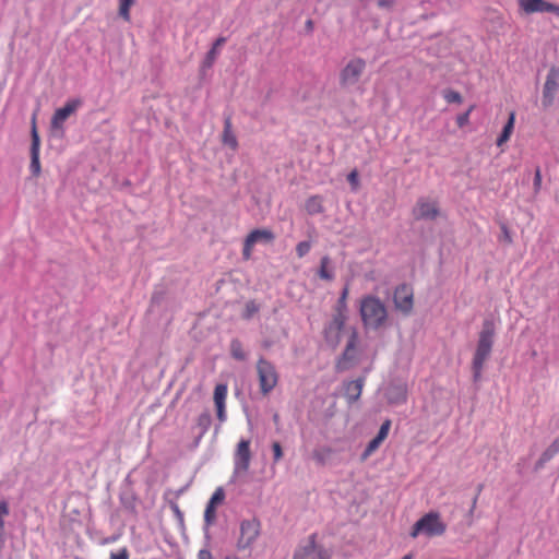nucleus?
<instances>
[{"label":"nucleus","instance_id":"aec40b11","mask_svg":"<svg viewBox=\"0 0 559 559\" xmlns=\"http://www.w3.org/2000/svg\"><path fill=\"white\" fill-rule=\"evenodd\" d=\"M222 142H223V144L229 146L234 151L237 150V147H238V141L233 131V123H231L230 117H227L224 121Z\"/></svg>","mask_w":559,"mask_h":559},{"label":"nucleus","instance_id":"a878e982","mask_svg":"<svg viewBox=\"0 0 559 559\" xmlns=\"http://www.w3.org/2000/svg\"><path fill=\"white\" fill-rule=\"evenodd\" d=\"M228 388L225 383H219L214 389L213 400L215 406H226Z\"/></svg>","mask_w":559,"mask_h":559},{"label":"nucleus","instance_id":"ddd939ff","mask_svg":"<svg viewBox=\"0 0 559 559\" xmlns=\"http://www.w3.org/2000/svg\"><path fill=\"white\" fill-rule=\"evenodd\" d=\"M519 4L526 14L550 12L559 16V5L545 0H520Z\"/></svg>","mask_w":559,"mask_h":559},{"label":"nucleus","instance_id":"e433bc0d","mask_svg":"<svg viewBox=\"0 0 559 559\" xmlns=\"http://www.w3.org/2000/svg\"><path fill=\"white\" fill-rule=\"evenodd\" d=\"M311 249V243L309 241H301L296 246V253L298 258H304Z\"/></svg>","mask_w":559,"mask_h":559},{"label":"nucleus","instance_id":"49530a36","mask_svg":"<svg viewBox=\"0 0 559 559\" xmlns=\"http://www.w3.org/2000/svg\"><path fill=\"white\" fill-rule=\"evenodd\" d=\"M377 4L379 8L390 9L393 7L394 0H378Z\"/></svg>","mask_w":559,"mask_h":559},{"label":"nucleus","instance_id":"423d86ee","mask_svg":"<svg viewBox=\"0 0 559 559\" xmlns=\"http://www.w3.org/2000/svg\"><path fill=\"white\" fill-rule=\"evenodd\" d=\"M260 535V522L257 519L245 520L240 524V536L237 542L238 549L250 548Z\"/></svg>","mask_w":559,"mask_h":559},{"label":"nucleus","instance_id":"72a5a7b5","mask_svg":"<svg viewBox=\"0 0 559 559\" xmlns=\"http://www.w3.org/2000/svg\"><path fill=\"white\" fill-rule=\"evenodd\" d=\"M390 428H391V420L390 419L384 420L382 423L376 438H378V440H381L383 442L389 435Z\"/></svg>","mask_w":559,"mask_h":559},{"label":"nucleus","instance_id":"dca6fc26","mask_svg":"<svg viewBox=\"0 0 559 559\" xmlns=\"http://www.w3.org/2000/svg\"><path fill=\"white\" fill-rule=\"evenodd\" d=\"M225 44V37H218L215 43L213 44L210 51L206 53L204 60L202 61L200 66V73L202 76L206 74V72L212 68L214 64L216 58L221 53V49Z\"/></svg>","mask_w":559,"mask_h":559},{"label":"nucleus","instance_id":"5701e85b","mask_svg":"<svg viewBox=\"0 0 559 559\" xmlns=\"http://www.w3.org/2000/svg\"><path fill=\"white\" fill-rule=\"evenodd\" d=\"M514 122H515V112L511 111L509 115V119H508L506 126L503 127L501 134L497 139L498 146L503 145L506 142H508L510 140L511 134L514 129Z\"/></svg>","mask_w":559,"mask_h":559},{"label":"nucleus","instance_id":"2eb2a0df","mask_svg":"<svg viewBox=\"0 0 559 559\" xmlns=\"http://www.w3.org/2000/svg\"><path fill=\"white\" fill-rule=\"evenodd\" d=\"M225 490L223 487H217L210 498L205 511L204 522L206 525H212L216 521V508L221 506L225 500Z\"/></svg>","mask_w":559,"mask_h":559},{"label":"nucleus","instance_id":"c756f323","mask_svg":"<svg viewBox=\"0 0 559 559\" xmlns=\"http://www.w3.org/2000/svg\"><path fill=\"white\" fill-rule=\"evenodd\" d=\"M135 0H119V16L124 21H130V8L134 4Z\"/></svg>","mask_w":559,"mask_h":559},{"label":"nucleus","instance_id":"6e6552de","mask_svg":"<svg viewBox=\"0 0 559 559\" xmlns=\"http://www.w3.org/2000/svg\"><path fill=\"white\" fill-rule=\"evenodd\" d=\"M393 301L397 310L404 314H409L414 307L413 288L406 284L397 286L394 290Z\"/></svg>","mask_w":559,"mask_h":559},{"label":"nucleus","instance_id":"7c9ffc66","mask_svg":"<svg viewBox=\"0 0 559 559\" xmlns=\"http://www.w3.org/2000/svg\"><path fill=\"white\" fill-rule=\"evenodd\" d=\"M348 293H349L348 286H345L342 290V294H341L338 300H337L335 310L347 312V302L346 301H347Z\"/></svg>","mask_w":559,"mask_h":559},{"label":"nucleus","instance_id":"cd10ccee","mask_svg":"<svg viewBox=\"0 0 559 559\" xmlns=\"http://www.w3.org/2000/svg\"><path fill=\"white\" fill-rule=\"evenodd\" d=\"M330 258L328 255H324L321 258L320 261V269L318 271V275L320 278L325 281H332L334 278L333 272L329 269L330 265Z\"/></svg>","mask_w":559,"mask_h":559},{"label":"nucleus","instance_id":"c03bdc74","mask_svg":"<svg viewBox=\"0 0 559 559\" xmlns=\"http://www.w3.org/2000/svg\"><path fill=\"white\" fill-rule=\"evenodd\" d=\"M197 558L198 559H214L212 552L206 548L200 549L198 551Z\"/></svg>","mask_w":559,"mask_h":559},{"label":"nucleus","instance_id":"79ce46f5","mask_svg":"<svg viewBox=\"0 0 559 559\" xmlns=\"http://www.w3.org/2000/svg\"><path fill=\"white\" fill-rule=\"evenodd\" d=\"M533 186L535 193H538L542 188V171L539 167L535 169Z\"/></svg>","mask_w":559,"mask_h":559},{"label":"nucleus","instance_id":"4be33fe9","mask_svg":"<svg viewBox=\"0 0 559 559\" xmlns=\"http://www.w3.org/2000/svg\"><path fill=\"white\" fill-rule=\"evenodd\" d=\"M305 209L309 215L321 214L324 211L323 199L320 195H312L306 200Z\"/></svg>","mask_w":559,"mask_h":559},{"label":"nucleus","instance_id":"ea45409f","mask_svg":"<svg viewBox=\"0 0 559 559\" xmlns=\"http://www.w3.org/2000/svg\"><path fill=\"white\" fill-rule=\"evenodd\" d=\"M253 247L254 243L246 237L242 249V257L245 260H249L251 258Z\"/></svg>","mask_w":559,"mask_h":559},{"label":"nucleus","instance_id":"393cba45","mask_svg":"<svg viewBox=\"0 0 559 559\" xmlns=\"http://www.w3.org/2000/svg\"><path fill=\"white\" fill-rule=\"evenodd\" d=\"M333 454V449L331 447L324 445L319 449L313 450L312 459L319 465H325L326 462Z\"/></svg>","mask_w":559,"mask_h":559},{"label":"nucleus","instance_id":"8fccbe9b","mask_svg":"<svg viewBox=\"0 0 559 559\" xmlns=\"http://www.w3.org/2000/svg\"><path fill=\"white\" fill-rule=\"evenodd\" d=\"M225 559H239L236 556H227Z\"/></svg>","mask_w":559,"mask_h":559},{"label":"nucleus","instance_id":"4c0bfd02","mask_svg":"<svg viewBox=\"0 0 559 559\" xmlns=\"http://www.w3.org/2000/svg\"><path fill=\"white\" fill-rule=\"evenodd\" d=\"M474 110V105H472L466 112L462 114V115H459L456 117V124L460 127V128H463L464 126H466L469 121V115L471 112Z\"/></svg>","mask_w":559,"mask_h":559},{"label":"nucleus","instance_id":"f03ea898","mask_svg":"<svg viewBox=\"0 0 559 559\" xmlns=\"http://www.w3.org/2000/svg\"><path fill=\"white\" fill-rule=\"evenodd\" d=\"M359 311L362 323L368 329L378 330L388 321V309L378 297L371 295L362 297Z\"/></svg>","mask_w":559,"mask_h":559},{"label":"nucleus","instance_id":"de8ad7c7","mask_svg":"<svg viewBox=\"0 0 559 559\" xmlns=\"http://www.w3.org/2000/svg\"><path fill=\"white\" fill-rule=\"evenodd\" d=\"M117 539H118V537H117V536H110V537L105 538V539L102 542V544H103V545L111 544V543H115Z\"/></svg>","mask_w":559,"mask_h":559},{"label":"nucleus","instance_id":"58836bf2","mask_svg":"<svg viewBox=\"0 0 559 559\" xmlns=\"http://www.w3.org/2000/svg\"><path fill=\"white\" fill-rule=\"evenodd\" d=\"M347 180L350 183L353 191H357L359 188V175H358L357 169H353L348 174Z\"/></svg>","mask_w":559,"mask_h":559},{"label":"nucleus","instance_id":"7ed1b4c3","mask_svg":"<svg viewBox=\"0 0 559 559\" xmlns=\"http://www.w3.org/2000/svg\"><path fill=\"white\" fill-rule=\"evenodd\" d=\"M447 531V524L438 512L431 511L423 515L412 527L411 537L416 538L420 534L428 537L441 536Z\"/></svg>","mask_w":559,"mask_h":559},{"label":"nucleus","instance_id":"f8f14e48","mask_svg":"<svg viewBox=\"0 0 559 559\" xmlns=\"http://www.w3.org/2000/svg\"><path fill=\"white\" fill-rule=\"evenodd\" d=\"M347 320V312L337 311L333 316V319L324 330V335L328 342L338 344L341 341V332Z\"/></svg>","mask_w":559,"mask_h":559},{"label":"nucleus","instance_id":"473e14b6","mask_svg":"<svg viewBox=\"0 0 559 559\" xmlns=\"http://www.w3.org/2000/svg\"><path fill=\"white\" fill-rule=\"evenodd\" d=\"M259 311V306L255 304V301L250 300L246 304L245 311H243V318L250 319L252 318L257 312Z\"/></svg>","mask_w":559,"mask_h":559},{"label":"nucleus","instance_id":"a211bd4d","mask_svg":"<svg viewBox=\"0 0 559 559\" xmlns=\"http://www.w3.org/2000/svg\"><path fill=\"white\" fill-rule=\"evenodd\" d=\"M358 336L357 333L354 332L348 340L346 348L343 353L342 359L338 362V367L342 369H346L347 361H353L356 358V345H357Z\"/></svg>","mask_w":559,"mask_h":559},{"label":"nucleus","instance_id":"6ab92c4d","mask_svg":"<svg viewBox=\"0 0 559 559\" xmlns=\"http://www.w3.org/2000/svg\"><path fill=\"white\" fill-rule=\"evenodd\" d=\"M294 559H331V556L326 550L311 545L296 554Z\"/></svg>","mask_w":559,"mask_h":559},{"label":"nucleus","instance_id":"0eeeda50","mask_svg":"<svg viewBox=\"0 0 559 559\" xmlns=\"http://www.w3.org/2000/svg\"><path fill=\"white\" fill-rule=\"evenodd\" d=\"M559 90V69L551 67L547 73L544 86L542 105L544 108H548L554 104L555 96Z\"/></svg>","mask_w":559,"mask_h":559},{"label":"nucleus","instance_id":"a18cd8bd","mask_svg":"<svg viewBox=\"0 0 559 559\" xmlns=\"http://www.w3.org/2000/svg\"><path fill=\"white\" fill-rule=\"evenodd\" d=\"M216 407V415L219 421L226 420V406H215Z\"/></svg>","mask_w":559,"mask_h":559},{"label":"nucleus","instance_id":"b1692460","mask_svg":"<svg viewBox=\"0 0 559 559\" xmlns=\"http://www.w3.org/2000/svg\"><path fill=\"white\" fill-rule=\"evenodd\" d=\"M254 245L259 241L272 242L275 238L270 229H254L247 236Z\"/></svg>","mask_w":559,"mask_h":559},{"label":"nucleus","instance_id":"37998d69","mask_svg":"<svg viewBox=\"0 0 559 559\" xmlns=\"http://www.w3.org/2000/svg\"><path fill=\"white\" fill-rule=\"evenodd\" d=\"M130 552L127 547L121 548L118 552H111L109 559H129Z\"/></svg>","mask_w":559,"mask_h":559},{"label":"nucleus","instance_id":"1a4fd4ad","mask_svg":"<svg viewBox=\"0 0 559 559\" xmlns=\"http://www.w3.org/2000/svg\"><path fill=\"white\" fill-rule=\"evenodd\" d=\"M32 143H31V164H29V170L34 177H38L41 173V166H40V139L39 134L37 132L36 128V118L33 117L32 120Z\"/></svg>","mask_w":559,"mask_h":559},{"label":"nucleus","instance_id":"a19ab883","mask_svg":"<svg viewBox=\"0 0 559 559\" xmlns=\"http://www.w3.org/2000/svg\"><path fill=\"white\" fill-rule=\"evenodd\" d=\"M272 451H273V460L275 463H277L283 457V450H282V445L280 444V442H277V441L273 442Z\"/></svg>","mask_w":559,"mask_h":559},{"label":"nucleus","instance_id":"f704fd0d","mask_svg":"<svg viewBox=\"0 0 559 559\" xmlns=\"http://www.w3.org/2000/svg\"><path fill=\"white\" fill-rule=\"evenodd\" d=\"M443 97L450 104L451 103H457V104L462 103V96L456 91L448 90L444 92Z\"/></svg>","mask_w":559,"mask_h":559},{"label":"nucleus","instance_id":"c9c22d12","mask_svg":"<svg viewBox=\"0 0 559 559\" xmlns=\"http://www.w3.org/2000/svg\"><path fill=\"white\" fill-rule=\"evenodd\" d=\"M382 443L381 440H378V438H373L367 445L365 452H364V459L368 457L370 454H372Z\"/></svg>","mask_w":559,"mask_h":559},{"label":"nucleus","instance_id":"f3484780","mask_svg":"<svg viewBox=\"0 0 559 559\" xmlns=\"http://www.w3.org/2000/svg\"><path fill=\"white\" fill-rule=\"evenodd\" d=\"M364 384V378H359L354 381H348L344 384V394L349 404L356 402L360 397Z\"/></svg>","mask_w":559,"mask_h":559},{"label":"nucleus","instance_id":"3c124183","mask_svg":"<svg viewBox=\"0 0 559 559\" xmlns=\"http://www.w3.org/2000/svg\"><path fill=\"white\" fill-rule=\"evenodd\" d=\"M402 559H412V555H406Z\"/></svg>","mask_w":559,"mask_h":559},{"label":"nucleus","instance_id":"c85d7f7f","mask_svg":"<svg viewBox=\"0 0 559 559\" xmlns=\"http://www.w3.org/2000/svg\"><path fill=\"white\" fill-rule=\"evenodd\" d=\"M230 354L237 360H245L246 353L242 348V344L239 340H233L230 343Z\"/></svg>","mask_w":559,"mask_h":559},{"label":"nucleus","instance_id":"39448f33","mask_svg":"<svg viewBox=\"0 0 559 559\" xmlns=\"http://www.w3.org/2000/svg\"><path fill=\"white\" fill-rule=\"evenodd\" d=\"M366 70V61L361 58H352L340 71L338 83L342 88L356 86Z\"/></svg>","mask_w":559,"mask_h":559},{"label":"nucleus","instance_id":"09e8293b","mask_svg":"<svg viewBox=\"0 0 559 559\" xmlns=\"http://www.w3.org/2000/svg\"><path fill=\"white\" fill-rule=\"evenodd\" d=\"M273 420H274V423H275V424H277V423H278V420H280V416H278V414H275V415L273 416Z\"/></svg>","mask_w":559,"mask_h":559},{"label":"nucleus","instance_id":"2f4dec72","mask_svg":"<svg viewBox=\"0 0 559 559\" xmlns=\"http://www.w3.org/2000/svg\"><path fill=\"white\" fill-rule=\"evenodd\" d=\"M198 426L201 428V433H205L207 431V429L210 428V425H211V416L209 413H202L199 417H198Z\"/></svg>","mask_w":559,"mask_h":559},{"label":"nucleus","instance_id":"9d476101","mask_svg":"<svg viewBox=\"0 0 559 559\" xmlns=\"http://www.w3.org/2000/svg\"><path fill=\"white\" fill-rule=\"evenodd\" d=\"M251 462V451H250V441L249 440H240L237 444L235 455H234V465L235 473H247L250 467Z\"/></svg>","mask_w":559,"mask_h":559},{"label":"nucleus","instance_id":"20e7f679","mask_svg":"<svg viewBox=\"0 0 559 559\" xmlns=\"http://www.w3.org/2000/svg\"><path fill=\"white\" fill-rule=\"evenodd\" d=\"M257 373L260 392L263 395L270 394L277 385L280 379L275 366L265 358H260L257 361Z\"/></svg>","mask_w":559,"mask_h":559},{"label":"nucleus","instance_id":"bb28decb","mask_svg":"<svg viewBox=\"0 0 559 559\" xmlns=\"http://www.w3.org/2000/svg\"><path fill=\"white\" fill-rule=\"evenodd\" d=\"M559 452V437L556 438L552 443L542 453L538 461V466L550 461Z\"/></svg>","mask_w":559,"mask_h":559},{"label":"nucleus","instance_id":"412c9836","mask_svg":"<svg viewBox=\"0 0 559 559\" xmlns=\"http://www.w3.org/2000/svg\"><path fill=\"white\" fill-rule=\"evenodd\" d=\"M386 396L390 404L405 403L407 396L406 388L402 385L392 386L388 390Z\"/></svg>","mask_w":559,"mask_h":559},{"label":"nucleus","instance_id":"f257e3e1","mask_svg":"<svg viewBox=\"0 0 559 559\" xmlns=\"http://www.w3.org/2000/svg\"><path fill=\"white\" fill-rule=\"evenodd\" d=\"M495 338V323L490 319L483 322L481 330L478 335L476 349L472 360L473 378L478 381L481 378L485 362L490 357Z\"/></svg>","mask_w":559,"mask_h":559},{"label":"nucleus","instance_id":"9b49d317","mask_svg":"<svg viewBox=\"0 0 559 559\" xmlns=\"http://www.w3.org/2000/svg\"><path fill=\"white\" fill-rule=\"evenodd\" d=\"M81 105H82V102L80 99H70L66 103V105L63 107L58 108L51 118L52 130H58V131L63 132L64 121L72 114H74Z\"/></svg>","mask_w":559,"mask_h":559},{"label":"nucleus","instance_id":"4468645a","mask_svg":"<svg viewBox=\"0 0 559 559\" xmlns=\"http://www.w3.org/2000/svg\"><path fill=\"white\" fill-rule=\"evenodd\" d=\"M415 219H435L439 215V207L436 201L419 199L413 210Z\"/></svg>","mask_w":559,"mask_h":559}]
</instances>
